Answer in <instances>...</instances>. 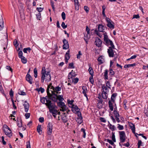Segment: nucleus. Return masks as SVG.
Returning <instances> with one entry per match:
<instances>
[{
  "label": "nucleus",
  "instance_id": "obj_54",
  "mask_svg": "<svg viewBox=\"0 0 148 148\" xmlns=\"http://www.w3.org/2000/svg\"><path fill=\"white\" fill-rule=\"evenodd\" d=\"M69 68L70 69H73L74 68L73 63H69Z\"/></svg>",
  "mask_w": 148,
  "mask_h": 148
},
{
  "label": "nucleus",
  "instance_id": "obj_13",
  "mask_svg": "<svg viewBox=\"0 0 148 148\" xmlns=\"http://www.w3.org/2000/svg\"><path fill=\"white\" fill-rule=\"evenodd\" d=\"M95 44L97 47H100L102 44V41L99 38H97L95 41Z\"/></svg>",
  "mask_w": 148,
  "mask_h": 148
},
{
  "label": "nucleus",
  "instance_id": "obj_5",
  "mask_svg": "<svg viewBox=\"0 0 148 148\" xmlns=\"http://www.w3.org/2000/svg\"><path fill=\"white\" fill-rule=\"evenodd\" d=\"M71 111L75 114H78L79 117H81V112H79L80 109L76 105H72L71 107Z\"/></svg>",
  "mask_w": 148,
  "mask_h": 148
},
{
  "label": "nucleus",
  "instance_id": "obj_29",
  "mask_svg": "<svg viewBox=\"0 0 148 148\" xmlns=\"http://www.w3.org/2000/svg\"><path fill=\"white\" fill-rule=\"evenodd\" d=\"M23 105L24 106L25 112H28V108L27 107L28 106V103L27 102V101H25Z\"/></svg>",
  "mask_w": 148,
  "mask_h": 148
},
{
  "label": "nucleus",
  "instance_id": "obj_17",
  "mask_svg": "<svg viewBox=\"0 0 148 148\" xmlns=\"http://www.w3.org/2000/svg\"><path fill=\"white\" fill-rule=\"evenodd\" d=\"M65 112L63 113V114L61 116V118L62 121L64 123H66L68 121L66 116L65 115Z\"/></svg>",
  "mask_w": 148,
  "mask_h": 148
},
{
  "label": "nucleus",
  "instance_id": "obj_4",
  "mask_svg": "<svg viewBox=\"0 0 148 148\" xmlns=\"http://www.w3.org/2000/svg\"><path fill=\"white\" fill-rule=\"evenodd\" d=\"M57 104L58 106L60 108V111L63 112H66L67 113H68V111L69 112L70 111L67 110L68 108L64 102L59 101L57 103Z\"/></svg>",
  "mask_w": 148,
  "mask_h": 148
},
{
  "label": "nucleus",
  "instance_id": "obj_28",
  "mask_svg": "<svg viewBox=\"0 0 148 148\" xmlns=\"http://www.w3.org/2000/svg\"><path fill=\"white\" fill-rule=\"evenodd\" d=\"M23 5L22 4H20L18 8L20 12V14L22 13V14L23 13Z\"/></svg>",
  "mask_w": 148,
  "mask_h": 148
},
{
  "label": "nucleus",
  "instance_id": "obj_26",
  "mask_svg": "<svg viewBox=\"0 0 148 148\" xmlns=\"http://www.w3.org/2000/svg\"><path fill=\"white\" fill-rule=\"evenodd\" d=\"M82 93L84 94V96H86V93L88 92L87 88L86 86H84L82 87Z\"/></svg>",
  "mask_w": 148,
  "mask_h": 148
},
{
  "label": "nucleus",
  "instance_id": "obj_46",
  "mask_svg": "<svg viewBox=\"0 0 148 148\" xmlns=\"http://www.w3.org/2000/svg\"><path fill=\"white\" fill-rule=\"evenodd\" d=\"M18 94L20 95H26L25 93L21 90H19L18 92Z\"/></svg>",
  "mask_w": 148,
  "mask_h": 148
},
{
  "label": "nucleus",
  "instance_id": "obj_31",
  "mask_svg": "<svg viewBox=\"0 0 148 148\" xmlns=\"http://www.w3.org/2000/svg\"><path fill=\"white\" fill-rule=\"evenodd\" d=\"M3 19H0V31L1 30L3 27Z\"/></svg>",
  "mask_w": 148,
  "mask_h": 148
},
{
  "label": "nucleus",
  "instance_id": "obj_20",
  "mask_svg": "<svg viewBox=\"0 0 148 148\" xmlns=\"http://www.w3.org/2000/svg\"><path fill=\"white\" fill-rule=\"evenodd\" d=\"M102 92L108 93L109 92V90L105 85H103L102 86Z\"/></svg>",
  "mask_w": 148,
  "mask_h": 148
},
{
  "label": "nucleus",
  "instance_id": "obj_25",
  "mask_svg": "<svg viewBox=\"0 0 148 148\" xmlns=\"http://www.w3.org/2000/svg\"><path fill=\"white\" fill-rule=\"evenodd\" d=\"M88 66L89 67V69H88V71H89V72L90 74V75L91 76H93V71L92 69V68L91 66V64H88Z\"/></svg>",
  "mask_w": 148,
  "mask_h": 148
},
{
  "label": "nucleus",
  "instance_id": "obj_19",
  "mask_svg": "<svg viewBox=\"0 0 148 148\" xmlns=\"http://www.w3.org/2000/svg\"><path fill=\"white\" fill-rule=\"evenodd\" d=\"M105 27L101 24H99L98 27V29L99 32H103Z\"/></svg>",
  "mask_w": 148,
  "mask_h": 148
},
{
  "label": "nucleus",
  "instance_id": "obj_58",
  "mask_svg": "<svg viewBox=\"0 0 148 148\" xmlns=\"http://www.w3.org/2000/svg\"><path fill=\"white\" fill-rule=\"evenodd\" d=\"M82 55V54L81 53V51H79L78 52V54L77 55V58L78 59H80V56Z\"/></svg>",
  "mask_w": 148,
  "mask_h": 148
},
{
  "label": "nucleus",
  "instance_id": "obj_52",
  "mask_svg": "<svg viewBox=\"0 0 148 148\" xmlns=\"http://www.w3.org/2000/svg\"><path fill=\"white\" fill-rule=\"evenodd\" d=\"M18 56L19 58H21L23 57V52L22 51H20L18 53Z\"/></svg>",
  "mask_w": 148,
  "mask_h": 148
},
{
  "label": "nucleus",
  "instance_id": "obj_40",
  "mask_svg": "<svg viewBox=\"0 0 148 148\" xmlns=\"http://www.w3.org/2000/svg\"><path fill=\"white\" fill-rule=\"evenodd\" d=\"M109 125L110 129L112 131H114L116 130V127L114 125H112L111 124H110Z\"/></svg>",
  "mask_w": 148,
  "mask_h": 148
},
{
  "label": "nucleus",
  "instance_id": "obj_48",
  "mask_svg": "<svg viewBox=\"0 0 148 148\" xmlns=\"http://www.w3.org/2000/svg\"><path fill=\"white\" fill-rule=\"evenodd\" d=\"M34 77L36 78L37 77V71L36 68H35L34 69Z\"/></svg>",
  "mask_w": 148,
  "mask_h": 148
},
{
  "label": "nucleus",
  "instance_id": "obj_50",
  "mask_svg": "<svg viewBox=\"0 0 148 148\" xmlns=\"http://www.w3.org/2000/svg\"><path fill=\"white\" fill-rule=\"evenodd\" d=\"M109 75H113L114 74V72L111 69H109Z\"/></svg>",
  "mask_w": 148,
  "mask_h": 148
},
{
  "label": "nucleus",
  "instance_id": "obj_38",
  "mask_svg": "<svg viewBox=\"0 0 148 148\" xmlns=\"http://www.w3.org/2000/svg\"><path fill=\"white\" fill-rule=\"evenodd\" d=\"M35 90L38 92H40L41 93H43L45 91L44 89L42 87H40V88H37Z\"/></svg>",
  "mask_w": 148,
  "mask_h": 148
},
{
  "label": "nucleus",
  "instance_id": "obj_49",
  "mask_svg": "<svg viewBox=\"0 0 148 148\" xmlns=\"http://www.w3.org/2000/svg\"><path fill=\"white\" fill-rule=\"evenodd\" d=\"M9 95L10 97H14V92L11 89L10 91Z\"/></svg>",
  "mask_w": 148,
  "mask_h": 148
},
{
  "label": "nucleus",
  "instance_id": "obj_16",
  "mask_svg": "<svg viewBox=\"0 0 148 148\" xmlns=\"http://www.w3.org/2000/svg\"><path fill=\"white\" fill-rule=\"evenodd\" d=\"M52 88L53 90V91H52L55 93L56 92V94L58 93H59L58 92L60 91L61 89V87H59L58 86L56 87L52 86Z\"/></svg>",
  "mask_w": 148,
  "mask_h": 148
},
{
  "label": "nucleus",
  "instance_id": "obj_43",
  "mask_svg": "<svg viewBox=\"0 0 148 148\" xmlns=\"http://www.w3.org/2000/svg\"><path fill=\"white\" fill-rule=\"evenodd\" d=\"M58 99L60 101H62L64 100L63 96L62 95H59L58 96Z\"/></svg>",
  "mask_w": 148,
  "mask_h": 148
},
{
  "label": "nucleus",
  "instance_id": "obj_9",
  "mask_svg": "<svg viewBox=\"0 0 148 148\" xmlns=\"http://www.w3.org/2000/svg\"><path fill=\"white\" fill-rule=\"evenodd\" d=\"M113 114L116 121L118 123H119L120 121L119 118V117H120V115L119 112L117 111L116 110L114 109L113 111Z\"/></svg>",
  "mask_w": 148,
  "mask_h": 148
},
{
  "label": "nucleus",
  "instance_id": "obj_34",
  "mask_svg": "<svg viewBox=\"0 0 148 148\" xmlns=\"http://www.w3.org/2000/svg\"><path fill=\"white\" fill-rule=\"evenodd\" d=\"M69 50H68L67 52L66 53L65 56V59H67V60H69L70 58V56L69 55Z\"/></svg>",
  "mask_w": 148,
  "mask_h": 148
},
{
  "label": "nucleus",
  "instance_id": "obj_45",
  "mask_svg": "<svg viewBox=\"0 0 148 148\" xmlns=\"http://www.w3.org/2000/svg\"><path fill=\"white\" fill-rule=\"evenodd\" d=\"M106 86L108 88L110 89L111 87V85L110 84V83L109 81L106 82Z\"/></svg>",
  "mask_w": 148,
  "mask_h": 148
},
{
  "label": "nucleus",
  "instance_id": "obj_14",
  "mask_svg": "<svg viewBox=\"0 0 148 148\" xmlns=\"http://www.w3.org/2000/svg\"><path fill=\"white\" fill-rule=\"evenodd\" d=\"M76 75V74L75 71L72 70L71 72L69 73V74L68 76L69 79H72L73 77H74Z\"/></svg>",
  "mask_w": 148,
  "mask_h": 148
},
{
  "label": "nucleus",
  "instance_id": "obj_11",
  "mask_svg": "<svg viewBox=\"0 0 148 148\" xmlns=\"http://www.w3.org/2000/svg\"><path fill=\"white\" fill-rule=\"evenodd\" d=\"M64 45L63 46V49H67L69 47V44L68 41L65 39H64L63 40Z\"/></svg>",
  "mask_w": 148,
  "mask_h": 148
},
{
  "label": "nucleus",
  "instance_id": "obj_6",
  "mask_svg": "<svg viewBox=\"0 0 148 148\" xmlns=\"http://www.w3.org/2000/svg\"><path fill=\"white\" fill-rule=\"evenodd\" d=\"M119 133L120 142L122 143H124L126 139V135L125 132L119 131Z\"/></svg>",
  "mask_w": 148,
  "mask_h": 148
},
{
  "label": "nucleus",
  "instance_id": "obj_60",
  "mask_svg": "<svg viewBox=\"0 0 148 148\" xmlns=\"http://www.w3.org/2000/svg\"><path fill=\"white\" fill-rule=\"evenodd\" d=\"M97 106L98 108H101L102 107V104L98 103Z\"/></svg>",
  "mask_w": 148,
  "mask_h": 148
},
{
  "label": "nucleus",
  "instance_id": "obj_2",
  "mask_svg": "<svg viewBox=\"0 0 148 148\" xmlns=\"http://www.w3.org/2000/svg\"><path fill=\"white\" fill-rule=\"evenodd\" d=\"M41 82L42 83L45 81L46 82H50L51 80V76L49 71L47 72L45 70V67H43L42 69L41 73Z\"/></svg>",
  "mask_w": 148,
  "mask_h": 148
},
{
  "label": "nucleus",
  "instance_id": "obj_24",
  "mask_svg": "<svg viewBox=\"0 0 148 148\" xmlns=\"http://www.w3.org/2000/svg\"><path fill=\"white\" fill-rule=\"evenodd\" d=\"M129 125L133 133H135V125L132 123H130L129 124Z\"/></svg>",
  "mask_w": 148,
  "mask_h": 148
},
{
  "label": "nucleus",
  "instance_id": "obj_62",
  "mask_svg": "<svg viewBox=\"0 0 148 148\" xmlns=\"http://www.w3.org/2000/svg\"><path fill=\"white\" fill-rule=\"evenodd\" d=\"M54 3L53 1H51V5L52 7V8L53 10V11H54L55 10V8L54 7L53 5Z\"/></svg>",
  "mask_w": 148,
  "mask_h": 148
},
{
  "label": "nucleus",
  "instance_id": "obj_56",
  "mask_svg": "<svg viewBox=\"0 0 148 148\" xmlns=\"http://www.w3.org/2000/svg\"><path fill=\"white\" fill-rule=\"evenodd\" d=\"M95 32L101 38L102 37V34H101L100 33L98 32L97 30H95Z\"/></svg>",
  "mask_w": 148,
  "mask_h": 148
},
{
  "label": "nucleus",
  "instance_id": "obj_3",
  "mask_svg": "<svg viewBox=\"0 0 148 148\" xmlns=\"http://www.w3.org/2000/svg\"><path fill=\"white\" fill-rule=\"evenodd\" d=\"M47 92L48 96L49 97L50 99L55 102L57 101L58 100V95L57 94L54 93L52 91H51V93H50L48 89L47 90Z\"/></svg>",
  "mask_w": 148,
  "mask_h": 148
},
{
  "label": "nucleus",
  "instance_id": "obj_12",
  "mask_svg": "<svg viewBox=\"0 0 148 148\" xmlns=\"http://www.w3.org/2000/svg\"><path fill=\"white\" fill-rule=\"evenodd\" d=\"M4 132L5 135L8 136L10 137L12 136V133L11 130L8 129H4Z\"/></svg>",
  "mask_w": 148,
  "mask_h": 148
},
{
  "label": "nucleus",
  "instance_id": "obj_57",
  "mask_svg": "<svg viewBox=\"0 0 148 148\" xmlns=\"http://www.w3.org/2000/svg\"><path fill=\"white\" fill-rule=\"evenodd\" d=\"M72 81L75 84L77 83L78 81V79L77 78H76L72 79Z\"/></svg>",
  "mask_w": 148,
  "mask_h": 148
},
{
  "label": "nucleus",
  "instance_id": "obj_33",
  "mask_svg": "<svg viewBox=\"0 0 148 148\" xmlns=\"http://www.w3.org/2000/svg\"><path fill=\"white\" fill-rule=\"evenodd\" d=\"M37 131L40 134L42 133V131L41 130V125H38L37 127Z\"/></svg>",
  "mask_w": 148,
  "mask_h": 148
},
{
  "label": "nucleus",
  "instance_id": "obj_55",
  "mask_svg": "<svg viewBox=\"0 0 148 148\" xmlns=\"http://www.w3.org/2000/svg\"><path fill=\"white\" fill-rule=\"evenodd\" d=\"M93 77V76L91 75L89 78V81L92 84H93L94 82Z\"/></svg>",
  "mask_w": 148,
  "mask_h": 148
},
{
  "label": "nucleus",
  "instance_id": "obj_44",
  "mask_svg": "<svg viewBox=\"0 0 148 148\" xmlns=\"http://www.w3.org/2000/svg\"><path fill=\"white\" fill-rule=\"evenodd\" d=\"M118 126L117 127V128L119 130H122L124 129V127L123 125H121L119 124H118L117 125Z\"/></svg>",
  "mask_w": 148,
  "mask_h": 148
},
{
  "label": "nucleus",
  "instance_id": "obj_8",
  "mask_svg": "<svg viewBox=\"0 0 148 148\" xmlns=\"http://www.w3.org/2000/svg\"><path fill=\"white\" fill-rule=\"evenodd\" d=\"M106 20L107 21L108 23L107 24V26L110 29H114V23L110 20V19H109V20L108 19H106Z\"/></svg>",
  "mask_w": 148,
  "mask_h": 148
},
{
  "label": "nucleus",
  "instance_id": "obj_63",
  "mask_svg": "<svg viewBox=\"0 0 148 148\" xmlns=\"http://www.w3.org/2000/svg\"><path fill=\"white\" fill-rule=\"evenodd\" d=\"M107 142H108L110 144L112 145H114V143L113 141H112V140H110L109 139L107 140Z\"/></svg>",
  "mask_w": 148,
  "mask_h": 148
},
{
  "label": "nucleus",
  "instance_id": "obj_30",
  "mask_svg": "<svg viewBox=\"0 0 148 148\" xmlns=\"http://www.w3.org/2000/svg\"><path fill=\"white\" fill-rule=\"evenodd\" d=\"M74 102V101L73 100H70L69 99H68L67 100V102L68 103L69 107L71 108L72 105H74L73 104V103Z\"/></svg>",
  "mask_w": 148,
  "mask_h": 148
},
{
  "label": "nucleus",
  "instance_id": "obj_23",
  "mask_svg": "<svg viewBox=\"0 0 148 148\" xmlns=\"http://www.w3.org/2000/svg\"><path fill=\"white\" fill-rule=\"evenodd\" d=\"M49 100L48 99V98L47 97V98H45L44 97H43L42 98H41L40 99V101L41 103H42L43 104H45V103H45V102H46V103H47L49 101Z\"/></svg>",
  "mask_w": 148,
  "mask_h": 148
},
{
  "label": "nucleus",
  "instance_id": "obj_39",
  "mask_svg": "<svg viewBox=\"0 0 148 148\" xmlns=\"http://www.w3.org/2000/svg\"><path fill=\"white\" fill-rule=\"evenodd\" d=\"M104 35V42L109 39L108 36L106 32H105L103 34Z\"/></svg>",
  "mask_w": 148,
  "mask_h": 148
},
{
  "label": "nucleus",
  "instance_id": "obj_15",
  "mask_svg": "<svg viewBox=\"0 0 148 148\" xmlns=\"http://www.w3.org/2000/svg\"><path fill=\"white\" fill-rule=\"evenodd\" d=\"M106 45L107 46H110V47H114V46L113 44L112 41L110 39H108L105 42Z\"/></svg>",
  "mask_w": 148,
  "mask_h": 148
},
{
  "label": "nucleus",
  "instance_id": "obj_35",
  "mask_svg": "<svg viewBox=\"0 0 148 148\" xmlns=\"http://www.w3.org/2000/svg\"><path fill=\"white\" fill-rule=\"evenodd\" d=\"M136 65V64L135 63H134L133 64H127L125 65L124 67L125 68H129L131 67L134 66Z\"/></svg>",
  "mask_w": 148,
  "mask_h": 148
},
{
  "label": "nucleus",
  "instance_id": "obj_37",
  "mask_svg": "<svg viewBox=\"0 0 148 148\" xmlns=\"http://www.w3.org/2000/svg\"><path fill=\"white\" fill-rule=\"evenodd\" d=\"M28 82L31 84H32L34 82L33 81L32 78L29 74H28Z\"/></svg>",
  "mask_w": 148,
  "mask_h": 148
},
{
  "label": "nucleus",
  "instance_id": "obj_10",
  "mask_svg": "<svg viewBox=\"0 0 148 148\" xmlns=\"http://www.w3.org/2000/svg\"><path fill=\"white\" fill-rule=\"evenodd\" d=\"M114 47H109V48L108 49L107 52L108 53L109 57H113L114 55V52L113 49Z\"/></svg>",
  "mask_w": 148,
  "mask_h": 148
},
{
  "label": "nucleus",
  "instance_id": "obj_42",
  "mask_svg": "<svg viewBox=\"0 0 148 148\" xmlns=\"http://www.w3.org/2000/svg\"><path fill=\"white\" fill-rule=\"evenodd\" d=\"M21 61L22 63L24 64L26 63L27 62V59L24 56L21 58Z\"/></svg>",
  "mask_w": 148,
  "mask_h": 148
},
{
  "label": "nucleus",
  "instance_id": "obj_41",
  "mask_svg": "<svg viewBox=\"0 0 148 148\" xmlns=\"http://www.w3.org/2000/svg\"><path fill=\"white\" fill-rule=\"evenodd\" d=\"M0 91L4 96H6V95L5 94L4 91L3 89L2 85L0 86Z\"/></svg>",
  "mask_w": 148,
  "mask_h": 148
},
{
  "label": "nucleus",
  "instance_id": "obj_47",
  "mask_svg": "<svg viewBox=\"0 0 148 148\" xmlns=\"http://www.w3.org/2000/svg\"><path fill=\"white\" fill-rule=\"evenodd\" d=\"M81 131L83 132V137L84 138H85L86 136V133L85 132V129L83 128H82L81 129Z\"/></svg>",
  "mask_w": 148,
  "mask_h": 148
},
{
  "label": "nucleus",
  "instance_id": "obj_61",
  "mask_svg": "<svg viewBox=\"0 0 148 148\" xmlns=\"http://www.w3.org/2000/svg\"><path fill=\"white\" fill-rule=\"evenodd\" d=\"M61 26L64 29L66 28L67 27V25H65V23L64 22H62Z\"/></svg>",
  "mask_w": 148,
  "mask_h": 148
},
{
  "label": "nucleus",
  "instance_id": "obj_22",
  "mask_svg": "<svg viewBox=\"0 0 148 148\" xmlns=\"http://www.w3.org/2000/svg\"><path fill=\"white\" fill-rule=\"evenodd\" d=\"M117 96V94L114 93H113L111 96V100H110L109 101H111L113 103L115 102L116 97Z\"/></svg>",
  "mask_w": 148,
  "mask_h": 148
},
{
  "label": "nucleus",
  "instance_id": "obj_36",
  "mask_svg": "<svg viewBox=\"0 0 148 148\" xmlns=\"http://www.w3.org/2000/svg\"><path fill=\"white\" fill-rule=\"evenodd\" d=\"M102 98L104 99H106L108 97V93L102 92Z\"/></svg>",
  "mask_w": 148,
  "mask_h": 148
},
{
  "label": "nucleus",
  "instance_id": "obj_7",
  "mask_svg": "<svg viewBox=\"0 0 148 148\" xmlns=\"http://www.w3.org/2000/svg\"><path fill=\"white\" fill-rule=\"evenodd\" d=\"M53 126L50 123H49L47 126V134L48 135H51L52 132Z\"/></svg>",
  "mask_w": 148,
  "mask_h": 148
},
{
  "label": "nucleus",
  "instance_id": "obj_53",
  "mask_svg": "<svg viewBox=\"0 0 148 148\" xmlns=\"http://www.w3.org/2000/svg\"><path fill=\"white\" fill-rule=\"evenodd\" d=\"M144 112L147 116L148 117V107L147 108H145Z\"/></svg>",
  "mask_w": 148,
  "mask_h": 148
},
{
  "label": "nucleus",
  "instance_id": "obj_1",
  "mask_svg": "<svg viewBox=\"0 0 148 148\" xmlns=\"http://www.w3.org/2000/svg\"><path fill=\"white\" fill-rule=\"evenodd\" d=\"M45 105L47 106L49 109V111L52 114L53 116L56 118V116L60 112H58L57 109V107L54 103L51 102V101H49L47 103H46Z\"/></svg>",
  "mask_w": 148,
  "mask_h": 148
},
{
  "label": "nucleus",
  "instance_id": "obj_32",
  "mask_svg": "<svg viewBox=\"0 0 148 148\" xmlns=\"http://www.w3.org/2000/svg\"><path fill=\"white\" fill-rule=\"evenodd\" d=\"M108 71L107 70H106L104 72V79L105 80L108 79Z\"/></svg>",
  "mask_w": 148,
  "mask_h": 148
},
{
  "label": "nucleus",
  "instance_id": "obj_18",
  "mask_svg": "<svg viewBox=\"0 0 148 148\" xmlns=\"http://www.w3.org/2000/svg\"><path fill=\"white\" fill-rule=\"evenodd\" d=\"M75 5V9L76 10H78L79 9V4L78 0H74Z\"/></svg>",
  "mask_w": 148,
  "mask_h": 148
},
{
  "label": "nucleus",
  "instance_id": "obj_27",
  "mask_svg": "<svg viewBox=\"0 0 148 148\" xmlns=\"http://www.w3.org/2000/svg\"><path fill=\"white\" fill-rule=\"evenodd\" d=\"M98 60L100 63V64L103 63L104 62V59L103 57L101 56H100L98 59Z\"/></svg>",
  "mask_w": 148,
  "mask_h": 148
},
{
  "label": "nucleus",
  "instance_id": "obj_51",
  "mask_svg": "<svg viewBox=\"0 0 148 148\" xmlns=\"http://www.w3.org/2000/svg\"><path fill=\"white\" fill-rule=\"evenodd\" d=\"M84 9L86 13H88L89 12V8L87 6H84Z\"/></svg>",
  "mask_w": 148,
  "mask_h": 148
},
{
  "label": "nucleus",
  "instance_id": "obj_59",
  "mask_svg": "<svg viewBox=\"0 0 148 148\" xmlns=\"http://www.w3.org/2000/svg\"><path fill=\"white\" fill-rule=\"evenodd\" d=\"M112 140L114 142H116V139L115 138V136L114 135V134L113 133L112 134Z\"/></svg>",
  "mask_w": 148,
  "mask_h": 148
},
{
  "label": "nucleus",
  "instance_id": "obj_21",
  "mask_svg": "<svg viewBox=\"0 0 148 148\" xmlns=\"http://www.w3.org/2000/svg\"><path fill=\"white\" fill-rule=\"evenodd\" d=\"M108 104L110 109L111 111H113V106L114 105H115V102L113 103L111 101H109Z\"/></svg>",
  "mask_w": 148,
  "mask_h": 148
},
{
  "label": "nucleus",
  "instance_id": "obj_64",
  "mask_svg": "<svg viewBox=\"0 0 148 148\" xmlns=\"http://www.w3.org/2000/svg\"><path fill=\"white\" fill-rule=\"evenodd\" d=\"M139 17H140V16H139V14H137V15L134 14L133 15V17L132 18H139Z\"/></svg>",
  "mask_w": 148,
  "mask_h": 148
}]
</instances>
